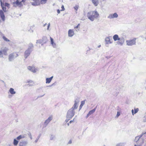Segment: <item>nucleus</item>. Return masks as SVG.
<instances>
[{
	"label": "nucleus",
	"instance_id": "25",
	"mask_svg": "<svg viewBox=\"0 0 146 146\" xmlns=\"http://www.w3.org/2000/svg\"><path fill=\"white\" fill-rule=\"evenodd\" d=\"M39 92H42L43 93V94L42 95H40L39 96V97H40V98L42 97H43V96H44L45 94L44 93V92L43 90L42 89H40Z\"/></svg>",
	"mask_w": 146,
	"mask_h": 146
},
{
	"label": "nucleus",
	"instance_id": "23",
	"mask_svg": "<svg viewBox=\"0 0 146 146\" xmlns=\"http://www.w3.org/2000/svg\"><path fill=\"white\" fill-rule=\"evenodd\" d=\"M92 2L95 6H96L98 5V0H92Z\"/></svg>",
	"mask_w": 146,
	"mask_h": 146
},
{
	"label": "nucleus",
	"instance_id": "47",
	"mask_svg": "<svg viewBox=\"0 0 146 146\" xmlns=\"http://www.w3.org/2000/svg\"><path fill=\"white\" fill-rule=\"evenodd\" d=\"M80 25V24H78V25L76 26V27H74V28L75 29H76V28H78V27Z\"/></svg>",
	"mask_w": 146,
	"mask_h": 146
},
{
	"label": "nucleus",
	"instance_id": "2",
	"mask_svg": "<svg viewBox=\"0 0 146 146\" xmlns=\"http://www.w3.org/2000/svg\"><path fill=\"white\" fill-rule=\"evenodd\" d=\"M113 38L114 41L119 40V41L117 42V44L121 46L123 45L124 42V39L123 38H119L117 35L115 34L114 35Z\"/></svg>",
	"mask_w": 146,
	"mask_h": 146
},
{
	"label": "nucleus",
	"instance_id": "5",
	"mask_svg": "<svg viewBox=\"0 0 146 146\" xmlns=\"http://www.w3.org/2000/svg\"><path fill=\"white\" fill-rule=\"evenodd\" d=\"M19 56L18 54L16 53H13L10 54L9 56L8 60L9 61H12L15 58Z\"/></svg>",
	"mask_w": 146,
	"mask_h": 146
},
{
	"label": "nucleus",
	"instance_id": "52",
	"mask_svg": "<svg viewBox=\"0 0 146 146\" xmlns=\"http://www.w3.org/2000/svg\"><path fill=\"white\" fill-rule=\"evenodd\" d=\"M28 83H29V82H30V83H33V81H32L31 80V81H28Z\"/></svg>",
	"mask_w": 146,
	"mask_h": 146
},
{
	"label": "nucleus",
	"instance_id": "10",
	"mask_svg": "<svg viewBox=\"0 0 146 146\" xmlns=\"http://www.w3.org/2000/svg\"><path fill=\"white\" fill-rule=\"evenodd\" d=\"M32 51L29 50H27L25 52L24 57L25 58H27V57L30 55Z\"/></svg>",
	"mask_w": 146,
	"mask_h": 146
},
{
	"label": "nucleus",
	"instance_id": "39",
	"mask_svg": "<svg viewBox=\"0 0 146 146\" xmlns=\"http://www.w3.org/2000/svg\"><path fill=\"white\" fill-rule=\"evenodd\" d=\"M42 42V40H37L36 42V43H39L40 44Z\"/></svg>",
	"mask_w": 146,
	"mask_h": 146
},
{
	"label": "nucleus",
	"instance_id": "55",
	"mask_svg": "<svg viewBox=\"0 0 146 146\" xmlns=\"http://www.w3.org/2000/svg\"><path fill=\"white\" fill-rule=\"evenodd\" d=\"M46 25H47V24H46V23H45V24H44L43 25V26L44 27H45V26Z\"/></svg>",
	"mask_w": 146,
	"mask_h": 146
},
{
	"label": "nucleus",
	"instance_id": "58",
	"mask_svg": "<svg viewBox=\"0 0 146 146\" xmlns=\"http://www.w3.org/2000/svg\"><path fill=\"white\" fill-rule=\"evenodd\" d=\"M101 46V45H99L98 46V48H99L100 47V46Z\"/></svg>",
	"mask_w": 146,
	"mask_h": 146
},
{
	"label": "nucleus",
	"instance_id": "4",
	"mask_svg": "<svg viewBox=\"0 0 146 146\" xmlns=\"http://www.w3.org/2000/svg\"><path fill=\"white\" fill-rule=\"evenodd\" d=\"M80 102V98L78 97L76 98L75 99L74 101V104L73 106L71 108L73 110H75L76 109L78 108V104Z\"/></svg>",
	"mask_w": 146,
	"mask_h": 146
},
{
	"label": "nucleus",
	"instance_id": "27",
	"mask_svg": "<svg viewBox=\"0 0 146 146\" xmlns=\"http://www.w3.org/2000/svg\"><path fill=\"white\" fill-rule=\"evenodd\" d=\"M25 137L23 135H20L19 136L17 137V140H19L20 139H21L22 138H24Z\"/></svg>",
	"mask_w": 146,
	"mask_h": 146
},
{
	"label": "nucleus",
	"instance_id": "42",
	"mask_svg": "<svg viewBox=\"0 0 146 146\" xmlns=\"http://www.w3.org/2000/svg\"><path fill=\"white\" fill-rule=\"evenodd\" d=\"M66 119L65 120V122H67L68 121L70 120L71 119H70L69 118H67V117H66Z\"/></svg>",
	"mask_w": 146,
	"mask_h": 146
},
{
	"label": "nucleus",
	"instance_id": "57",
	"mask_svg": "<svg viewBox=\"0 0 146 146\" xmlns=\"http://www.w3.org/2000/svg\"><path fill=\"white\" fill-rule=\"evenodd\" d=\"M70 123H69H69H67V125H68V126H69V124H70Z\"/></svg>",
	"mask_w": 146,
	"mask_h": 146
},
{
	"label": "nucleus",
	"instance_id": "45",
	"mask_svg": "<svg viewBox=\"0 0 146 146\" xmlns=\"http://www.w3.org/2000/svg\"><path fill=\"white\" fill-rule=\"evenodd\" d=\"M50 25V23H48V26H47V30H49Z\"/></svg>",
	"mask_w": 146,
	"mask_h": 146
},
{
	"label": "nucleus",
	"instance_id": "31",
	"mask_svg": "<svg viewBox=\"0 0 146 146\" xmlns=\"http://www.w3.org/2000/svg\"><path fill=\"white\" fill-rule=\"evenodd\" d=\"M108 18L109 19H113L112 14H110L108 16Z\"/></svg>",
	"mask_w": 146,
	"mask_h": 146
},
{
	"label": "nucleus",
	"instance_id": "12",
	"mask_svg": "<svg viewBox=\"0 0 146 146\" xmlns=\"http://www.w3.org/2000/svg\"><path fill=\"white\" fill-rule=\"evenodd\" d=\"M27 69L28 70L33 72H36V70L34 67L28 66L27 67Z\"/></svg>",
	"mask_w": 146,
	"mask_h": 146
},
{
	"label": "nucleus",
	"instance_id": "59",
	"mask_svg": "<svg viewBox=\"0 0 146 146\" xmlns=\"http://www.w3.org/2000/svg\"><path fill=\"white\" fill-rule=\"evenodd\" d=\"M74 118L73 120H72V122H73L74 121Z\"/></svg>",
	"mask_w": 146,
	"mask_h": 146
},
{
	"label": "nucleus",
	"instance_id": "30",
	"mask_svg": "<svg viewBox=\"0 0 146 146\" xmlns=\"http://www.w3.org/2000/svg\"><path fill=\"white\" fill-rule=\"evenodd\" d=\"M38 1H34V2H32L31 4L32 5L36 6L38 5V3H37Z\"/></svg>",
	"mask_w": 146,
	"mask_h": 146
},
{
	"label": "nucleus",
	"instance_id": "22",
	"mask_svg": "<svg viewBox=\"0 0 146 146\" xmlns=\"http://www.w3.org/2000/svg\"><path fill=\"white\" fill-rule=\"evenodd\" d=\"M85 103V102L84 101H83L81 102V104L79 107V111L82 109V106Z\"/></svg>",
	"mask_w": 146,
	"mask_h": 146
},
{
	"label": "nucleus",
	"instance_id": "20",
	"mask_svg": "<svg viewBox=\"0 0 146 146\" xmlns=\"http://www.w3.org/2000/svg\"><path fill=\"white\" fill-rule=\"evenodd\" d=\"M0 3H1V5L2 7V9L3 11H4L5 12H6V8L5 7H4V5L3 3H2L1 0H0Z\"/></svg>",
	"mask_w": 146,
	"mask_h": 146
},
{
	"label": "nucleus",
	"instance_id": "28",
	"mask_svg": "<svg viewBox=\"0 0 146 146\" xmlns=\"http://www.w3.org/2000/svg\"><path fill=\"white\" fill-rule=\"evenodd\" d=\"M113 18H117L118 17V15L117 13H114L113 14H112Z\"/></svg>",
	"mask_w": 146,
	"mask_h": 146
},
{
	"label": "nucleus",
	"instance_id": "60",
	"mask_svg": "<svg viewBox=\"0 0 146 146\" xmlns=\"http://www.w3.org/2000/svg\"><path fill=\"white\" fill-rule=\"evenodd\" d=\"M74 118L73 120H72V122H73L74 121Z\"/></svg>",
	"mask_w": 146,
	"mask_h": 146
},
{
	"label": "nucleus",
	"instance_id": "17",
	"mask_svg": "<svg viewBox=\"0 0 146 146\" xmlns=\"http://www.w3.org/2000/svg\"><path fill=\"white\" fill-rule=\"evenodd\" d=\"M50 40L52 46L54 48H55L56 47V44L54 42L53 38L50 37Z\"/></svg>",
	"mask_w": 146,
	"mask_h": 146
},
{
	"label": "nucleus",
	"instance_id": "56",
	"mask_svg": "<svg viewBox=\"0 0 146 146\" xmlns=\"http://www.w3.org/2000/svg\"><path fill=\"white\" fill-rule=\"evenodd\" d=\"M69 122L70 123H71L72 122V120H71L70 121V122Z\"/></svg>",
	"mask_w": 146,
	"mask_h": 146
},
{
	"label": "nucleus",
	"instance_id": "33",
	"mask_svg": "<svg viewBox=\"0 0 146 146\" xmlns=\"http://www.w3.org/2000/svg\"><path fill=\"white\" fill-rule=\"evenodd\" d=\"M3 38L5 41L7 42H9L10 41V40L8 39L7 38H6L5 36H3Z\"/></svg>",
	"mask_w": 146,
	"mask_h": 146
},
{
	"label": "nucleus",
	"instance_id": "14",
	"mask_svg": "<svg viewBox=\"0 0 146 146\" xmlns=\"http://www.w3.org/2000/svg\"><path fill=\"white\" fill-rule=\"evenodd\" d=\"M68 34V36L69 37H72L74 34V31L72 29H70L69 30Z\"/></svg>",
	"mask_w": 146,
	"mask_h": 146
},
{
	"label": "nucleus",
	"instance_id": "44",
	"mask_svg": "<svg viewBox=\"0 0 146 146\" xmlns=\"http://www.w3.org/2000/svg\"><path fill=\"white\" fill-rule=\"evenodd\" d=\"M28 135L29 136V137H30V138H31V139H32V137L31 133H29L28 134Z\"/></svg>",
	"mask_w": 146,
	"mask_h": 146
},
{
	"label": "nucleus",
	"instance_id": "48",
	"mask_svg": "<svg viewBox=\"0 0 146 146\" xmlns=\"http://www.w3.org/2000/svg\"><path fill=\"white\" fill-rule=\"evenodd\" d=\"M131 112H132V115H134V110H133L132 109L131 110Z\"/></svg>",
	"mask_w": 146,
	"mask_h": 146
},
{
	"label": "nucleus",
	"instance_id": "6",
	"mask_svg": "<svg viewBox=\"0 0 146 146\" xmlns=\"http://www.w3.org/2000/svg\"><path fill=\"white\" fill-rule=\"evenodd\" d=\"M136 39L134 38L132 40H129L126 41L127 45L128 46H132L135 44L136 43Z\"/></svg>",
	"mask_w": 146,
	"mask_h": 146
},
{
	"label": "nucleus",
	"instance_id": "9",
	"mask_svg": "<svg viewBox=\"0 0 146 146\" xmlns=\"http://www.w3.org/2000/svg\"><path fill=\"white\" fill-rule=\"evenodd\" d=\"M53 118L52 116H49L48 118L47 119L44 123V125L45 126H46L52 120Z\"/></svg>",
	"mask_w": 146,
	"mask_h": 146
},
{
	"label": "nucleus",
	"instance_id": "51",
	"mask_svg": "<svg viewBox=\"0 0 146 146\" xmlns=\"http://www.w3.org/2000/svg\"><path fill=\"white\" fill-rule=\"evenodd\" d=\"M141 144L137 145H135L134 146H141Z\"/></svg>",
	"mask_w": 146,
	"mask_h": 146
},
{
	"label": "nucleus",
	"instance_id": "43",
	"mask_svg": "<svg viewBox=\"0 0 146 146\" xmlns=\"http://www.w3.org/2000/svg\"><path fill=\"white\" fill-rule=\"evenodd\" d=\"M9 5V3H6L5 4V6L8 7Z\"/></svg>",
	"mask_w": 146,
	"mask_h": 146
},
{
	"label": "nucleus",
	"instance_id": "1",
	"mask_svg": "<svg viewBox=\"0 0 146 146\" xmlns=\"http://www.w3.org/2000/svg\"><path fill=\"white\" fill-rule=\"evenodd\" d=\"M99 16L98 12L96 11H92L88 12L87 17L91 21H93L95 19L97 18Z\"/></svg>",
	"mask_w": 146,
	"mask_h": 146
},
{
	"label": "nucleus",
	"instance_id": "7",
	"mask_svg": "<svg viewBox=\"0 0 146 146\" xmlns=\"http://www.w3.org/2000/svg\"><path fill=\"white\" fill-rule=\"evenodd\" d=\"M22 2L21 1H20L19 0H16V1H15L13 3V4L14 7H17L19 6L20 7L22 5Z\"/></svg>",
	"mask_w": 146,
	"mask_h": 146
},
{
	"label": "nucleus",
	"instance_id": "35",
	"mask_svg": "<svg viewBox=\"0 0 146 146\" xmlns=\"http://www.w3.org/2000/svg\"><path fill=\"white\" fill-rule=\"evenodd\" d=\"M139 110L138 108H135L134 109V114H135L136 113H137L138 111Z\"/></svg>",
	"mask_w": 146,
	"mask_h": 146
},
{
	"label": "nucleus",
	"instance_id": "32",
	"mask_svg": "<svg viewBox=\"0 0 146 146\" xmlns=\"http://www.w3.org/2000/svg\"><path fill=\"white\" fill-rule=\"evenodd\" d=\"M125 144L123 143H119L117 144L116 146H124Z\"/></svg>",
	"mask_w": 146,
	"mask_h": 146
},
{
	"label": "nucleus",
	"instance_id": "54",
	"mask_svg": "<svg viewBox=\"0 0 146 146\" xmlns=\"http://www.w3.org/2000/svg\"><path fill=\"white\" fill-rule=\"evenodd\" d=\"M22 0L21 2H25L26 0Z\"/></svg>",
	"mask_w": 146,
	"mask_h": 146
},
{
	"label": "nucleus",
	"instance_id": "18",
	"mask_svg": "<svg viewBox=\"0 0 146 146\" xmlns=\"http://www.w3.org/2000/svg\"><path fill=\"white\" fill-rule=\"evenodd\" d=\"M9 92L10 93L12 94H16V92L14 90V89L12 88H11L9 90Z\"/></svg>",
	"mask_w": 146,
	"mask_h": 146
},
{
	"label": "nucleus",
	"instance_id": "11",
	"mask_svg": "<svg viewBox=\"0 0 146 146\" xmlns=\"http://www.w3.org/2000/svg\"><path fill=\"white\" fill-rule=\"evenodd\" d=\"M28 143L27 141H22L19 142V146H27Z\"/></svg>",
	"mask_w": 146,
	"mask_h": 146
},
{
	"label": "nucleus",
	"instance_id": "38",
	"mask_svg": "<svg viewBox=\"0 0 146 146\" xmlns=\"http://www.w3.org/2000/svg\"><path fill=\"white\" fill-rule=\"evenodd\" d=\"M62 9L61 10V11H63L65 9L64 8V6L63 5H62L61 7Z\"/></svg>",
	"mask_w": 146,
	"mask_h": 146
},
{
	"label": "nucleus",
	"instance_id": "29",
	"mask_svg": "<svg viewBox=\"0 0 146 146\" xmlns=\"http://www.w3.org/2000/svg\"><path fill=\"white\" fill-rule=\"evenodd\" d=\"M47 1V0H40V2L42 4H44L46 3Z\"/></svg>",
	"mask_w": 146,
	"mask_h": 146
},
{
	"label": "nucleus",
	"instance_id": "13",
	"mask_svg": "<svg viewBox=\"0 0 146 146\" xmlns=\"http://www.w3.org/2000/svg\"><path fill=\"white\" fill-rule=\"evenodd\" d=\"M0 17L2 20L4 21L5 20V16L4 15L3 11L1 10H0Z\"/></svg>",
	"mask_w": 146,
	"mask_h": 146
},
{
	"label": "nucleus",
	"instance_id": "37",
	"mask_svg": "<svg viewBox=\"0 0 146 146\" xmlns=\"http://www.w3.org/2000/svg\"><path fill=\"white\" fill-rule=\"evenodd\" d=\"M78 7H79V6L78 5H76L75 7H74V9L76 11H77L78 10Z\"/></svg>",
	"mask_w": 146,
	"mask_h": 146
},
{
	"label": "nucleus",
	"instance_id": "46",
	"mask_svg": "<svg viewBox=\"0 0 146 146\" xmlns=\"http://www.w3.org/2000/svg\"><path fill=\"white\" fill-rule=\"evenodd\" d=\"M72 143V141L71 140H70L68 142V144H71Z\"/></svg>",
	"mask_w": 146,
	"mask_h": 146
},
{
	"label": "nucleus",
	"instance_id": "49",
	"mask_svg": "<svg viewBox=\"0 0 146 146\" xmlns=\"http://www.w3.org/2000/svg\"><path fill=\"white\" fill-rule=\"evenodd\" d=\"M57 12L58 14H59L60 13V10L58 9L57 10Z\"/></svg>",
	"mask_w": 146,
	"mask_h": 146
},
{
	"label": "nucleus",
	"instance_id": "50",
	"mask_svg": "<svg viewBox=\"0 0 146 146\" xmlns=\"http://www.w3.org/2000/svg\"><path fill=\"white\" fill-rule=\"evenodd\" d=\"M145 134H146V132L144 133H142V134L141 135H142V136L143 135H144Z\"/></svg>",
	"mask_w": 146,
	"mask_h": 146
},
{
	"label": "nucleus",
	"instance_id": "34",
	"mask_svg": "<svg viewBox=\"0 0 146 146\" xmlns=\"http://www.w3.org/2000/svg\"><path fill=\"white\" fill-rule=\"evenodd\" d=\"M55 138V136L54 135H52L50 136V140H53Z\"/></svg>",
	"mask_w": 146,
	"mask_h": 146
},
{
	"label": "nucleus",
	"instance_id": "8",
	"mask_svg": "<svg viewBox=\"0 0 146 146\" xmlns=\"http://www.w3.org/2000/svg\"><path fill=\"white\" fill-rule=\"evenodd\" d=\"M111 38V36H108L106 37L105 39L106 42V45L112 43V41H111L110 40V38Z\"/></svg>",
	"mask_w": 146,
	"mask_h": 146
},
{
	"label": "nucleus",
	"instance_id": "3",
	"mask_svg": "<svg viewBox=\"0 0 146 146\" xmlns=\"http://www.w3.org/2000/svg\"><path fill=\"white\" fill-rule=\"evenodd\" d=\"M75 113V110L70 108L67 111L66 117L71 119L74 115Z\"/></svg>",
	"mask_w": 146,
	"mask_h": 146
},
{
	"label": "nucleus",
	"instance_id": "26",
	"mask_svg": "<svg viewBox=\"0 0 146 146\" xmlns=\"http://www.w3.org/2000/svg\"><path fill=\"white\" fill-rule=\"evenodd\" d=\"M19 143V141L16 140L15 139H14L13 141V144L15 145H17Z\"/></svg>",
	"mask_w": 146,
	"mask_h": 146
},
{
	"label": "nucleus",
	"instance_id": "40",
	"mask_svg": "<svg viewBox=\"0 0 146 146\" xmlns=\"http://www.w3.org/2000/svg\"><path fill=\"white\" fill-rule=\"evenodd\" d=\"M40 136H38L37 138V139H36V140H35V143H37L38 140L40 138Z\"/></svg>",
	"mask_w": 146,
	"mask_h": 146
},
{
	"label": "nucleus",
	"instance_id": "16",
	"mask_svg": "<svg viewBox=\"0 0 146 146\" xmlns=\"http://www.w3.org/2000/svg\"><path fill=\"white\" fill-rule=\"evenodd\" d=\"M53 77V76H52L50 78H47L46 79V84L50 83Z\"/></svg>",
	"mask_w": 146,
	"mask_h": 146
},
{
	"label": "nucleus",
	"instance_id": "41",
	"mask_svg": "<svg viewBox=\"0 0 146 146\" xmlns=\"http://www.w3.org/2000/svg\"><path fill=\"white\" fill-rule=\"evenodd\" d=\"M120 115V113L119 112H117L116 117H118Z\"/></svg>",
	"mask_w": 146,
	"mask_h": 146
},
{
	"label": "nucleus",
	"instance_id": "53",
	"mask_svg": "<svg viewBox=\"0 0 146 146\" xmlns=\"http://www.w3.org/2000/svg\"><path fill=\"white\" fill-rule=\"evenodd\" d=\"M90 115H88V113L87 115L86 116V118H88Z\"/></svg>",
	"mask_w": 146,
	"mask_h": 146
},
{
	"label": "nucleus",
	"instance_id": "21",
	"mask_svg": "<svg viewBox=\"0 0 146 146\" xmlns=\"http://www.w3.org/2000/svg\"><path fill=\"white\" fill-rule=\"evenodd\" d=\"M96 110V108H95L94 109H93L92 110H91L88 113V115H90L94 113L95 112Z\"/></svg>",
	"mask_w": 146,
	"mask_h": 146
},
{
	"label": "nucleus",
	"instance_id": "24",
	"mask_svg": "<svg viewBox=\"0 0 146 146\" xmlns=\"http://www.w3.org/2000/svg\"><path fill=\"white\" fill-rule=\"evenodd\" d=\"M142 135H140V136H138L135 137V141L136 142H137L139 141V139L141 137Z\"/></svg>",
	"mask_w": 146,
	"mask_h": 146
},
{
	"label": "nucleus",
	"instance_id": "19",
	"mask_svg": "<svg viewBox=\"0 0 146 146\" xmlns=\"http://www.w3.org/2000/svg\"><path fill=\"white\" fill-rule=\"evenodd\" d=\"M33 44L31 43H30L29 45V47L27 49L29 50H31V51L33 50Z\"/></svg>",
	"mask_w": 146,
	"mask_h": 146
},
{
	"label": "nucleus",
	"instance_id": "15",
	"mask_svg": "<svg viewBox=\"0 0 146 146\" xmlns=\"http://www.w3.org/2000/svg\"><path fill=\"white\" fill-rule=\"evenodd\" d=\"M8 48L5 47L3 49H2L1 50L2 51L3 54L5 55H7V52L8 50Z\"/></svg>",
	"mask_w": 146,
	"mask_h": 146
},
{
	"label": "nucleus",
	"instance_id": "36",
	"mask_svg": "<svg viewBox=\"0 0 146 146\" xmlns=\"http://www.w3.org/2000/svg\"><path fill=\"white\" fill-rule=\"evenodd\" d=\"M3 57V54L2 52V50H0V58H2Z\"/></svg>",
	"mask_w": 146,
	"mask_h": 146
}]
</instances>
